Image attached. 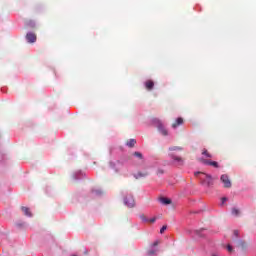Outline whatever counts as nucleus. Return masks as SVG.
I'll return each mask as SVG.
<instances>
[{
    "instance_id": "nucleus-1",
    "label": "nucleus",
    "mask_w": 256,
    "mask_h": 256,
    "mask_svg": "<svg viewBox=\"0 0 256 256\" xmlns=\"http://www.w3.org/2000/svg\"><path fill=\"white\" fill-rule=\"evenodd\" d=\"M169 155L170 157L174 160V161H177L178 163H183V158L175 155V152L174 151H183V148L182 147H179V146H173V147H170L169 148Z\"/></svg>"
},
{
    "instance_id": "nucleus-2",
    "label": "nucleus",
    "mask_w": 256,
    "mask_h": 256,
    "mask_svg": "<svg viewBox=\"0 0 256 256\" xmlns=\"http://www.w3.org/2000/svg\"><path fill=\"white\" fill-rule=\"evenodd\" d=\"M220 181H222L225 189H231V180L229 179V176L227 174H223L220 177Z\"/></svg>"
},
{
    "instance_id": "nucleus-3",
    "label": "nucleus",
    "mask_w": 256,
    "mask_h": 256,
    "mask_svg": "<svg viewBox=\"0 0 256 256\" xmlns=\"http://www.w3.org/2000/svg\"><path fill=\"white\" fill-rule=\"evenodd\" d=\"M124 205H127L130 209L135 207V199L131 195H127L124 198Z\"/></svg>"
},
{
    "instance_id": "nucleus-4",
    "label": "nucleus",
    "mask_w": 256,
    "mask_h": 256,
    "mask_svg": "<svg viewBox=\"0 0 256 256\" xmlns=\"http://www.w3.org/2000/svg\"><path fill=\"white\" fill-rule=\"evenodd\" d=\"M200 163H203L204 165H210L212 167H215L216 169L219 167V163L211 160H206L203 158L200 159Z\"/></svg>"
},
{
    "instance_id": "nucleus-5",
    "label": "nucleus",
    "mask_w": 256,
    "mask_h": 256,
    "mask_svg": "<svg viewBox=\"0 0 256 256\" xmlns=\"http://www.w3.org/2000/svg\"><path fill=\"white\" fill-rule=\"evenodd\" d=\"M26 39L28 43H35V41H37V34L33 32L27 33Z\"/></svg>"
},
{
    "instance_id": "nucleus-6",
    "label": "nucleus",
    "mask_w": 256,
    "mask_h": 256,
    "mask_svg": "<svg viewBox=\"0 0 256 256\" xmlns=\"http://www.w3.org/2000/svg\"><path fill=\"white\" fill-rule=\"evenodd\" d=\"M21 211L24 213L26 217H33V214L31 213L29 207L22 206Z\"/></svg>"
},
{
    "instance_id": "nucleus-7",
    "label": "nucleus",
    "mask_w": 256,
    "mask_h": 256,
    "mask_svg": "<svg viewBox=\"0 0 256 256\" xmlns=\"http://www.w3.org/2000/svg\"><path fill=\"white\" fill-rule=\"evenodd\" d=\"M145 87L147 91H152L153 87H155V82H153L152 80H148L145 82Z\"/></svg>"
},
{
    "instance_id": "nucleus-8",
    "label": "nucleus",
    "mask_w": 256,
    "mask_h": 256,
    "mask_svg": "<svg viewBox=\"0 0 256 256\" xmlns=\"http://www.w3.org/2000/svg\"><path fill=\"white\" fill-rule=\"evenodd\" d=\"M204 177H206L204 182H202L204 185H207V187H210V185H213V178L211 177V175L204 176Z\"/></svg>"
},
{
    "instance_id": "nucleus-9",
    "label": "nucleus",
    "mask_w": 256,
    "mask_h": 256,
    "mask_svg": "<svg viewBox=\"0 0 256 256\" xmlns=\"http://www.w3.org/2000/svg\"><path fill=\"white\" fill-rule=\"evenodd\" d=\"M149 175V172L145 171V172H137L136 174H134L135 179H141L143 177H147Z\"/></svg>"
},
{
    "instance_id": "nucleus-10",
    "label": "nucleus",
    "mask_w": 256,
    "mask_h": 256,
    "mask_svg": "<svg viewBox=\"0 0 256 256\" xmlns=\"http://www.w3.org/2000/svg\"><path fill=\"white\" fill-rule=\"evenodd\" d=\"M183 124V118H177L176 121L172 124L173 129H177L180 125Z\"/></svg>"
},
{
    "instance_id": "nucleus-11",
    "label": "nucleus",
    "mask_w": 256,
    "mask_h": 256,
    "mask_svg": "<svg viewBox=\"0 0 256 256\" xmlns=\"http://www.w3.org/2000/svg\"><path fill=\"white\" fill-rule=\"evenodd\" d=\"M195 175H200V181H202V183L205 182V180L207 179V177H209L208 174L202 173V172H196Z\"/></svg>"
},
{
    "instance_id": "nucleus-12",
    "label": "nucleus",
    "mask_w": 256,
    "mask_h": 256,
    "mask_svg": "<svg viewBox=\"0 0 256 256\" xmlns=\"http://www.w3.org/2000/svg\"><path fill=\"white\" fill-rule=\"evenodd\" d=\"M136 143H137V140H135V139H130V140L127 141L126 145H127L128 147H135Z\"/></svg>"
},
{
    "instance_id": "nucleus-13",
    "label": "nucleus",
    "mask_w": 256,
    "mask_h": 256,
    "mask_svg": "<svg viewBox=\"0 0 256 256\" xmlns=\"http://www.w3.org/2000/svg\"><path fill=\"white\" fill-rule=\"evenodd\" d=\"M202 155H205L207 159H211L213 157V154L209 153L207 149L202 150Z\"/></svg>"
},
{
    "instance_id": "nucleus-14",
    "label": "nucleus",
    "mask_w": 256,
    "mask_h": 256,
    "mask_svg": "<svg viewBox=\"0 0 256 256\" xmlns=\"http://www.w3.org/2000/svg\"><path fill=\"white\" fill-rule=\"evenodd\" d=\"M160 202L163 205H171V199H168V198H160Z\"/></svg>"
},
{
    "instance_id": "nucleus-15",
    "label": "nucleus",
    "mask_w": 256,
    "mask_h": 256,
    "mask_svg": "<svg viewBox=\"0 0 256 256\" xmlns=\"http://www.w3.org/2000/svg\"><path fill=\"white\" fill-rule=\"evenodd\" d=\"M134 157H137L140 160H143V154L141 152H134L133 153Z\"/></svg>"
},
{
    "instance_id": "nucleus-16",
    "label": "nucleus",
    "mask_w": 256,
    "mask_h": 256,
    "mask_svg": "<svg viewBox=\"0 0 256 256\" xmlns=\"http://www.w3.org/2000/svg\"><path fill=\"white\" fill-rule=\"evenodd\" d=\"M158 129H159V131L162 133V135H167V130H166L165 128H163L162 125H160V126L158 127Z\"/></svg>"
},
{
    "instance_id": "nucleus-17",
    "label": "nucleus",
    "mask_w": 256,
    "mask_h": 256,
    "mask_svg": "<svg viewBox=\"0 0 256 256\" xmlns=\"http://www.w3.org/2000/svg\"><path fill=\"white\" fill-rule=\"evenodd\" d=\"M112 169L115 170V173H119V168L117 167V165H115V163H110Z\"/></svg>"
},
{
    "instance_id": "nucleus-18",
    "label": "nucleus",
    "mask_w": 256,
    "mask_h": 256,
    "mask_svg": "<svg viewBox=\"0 0 256 256\" xmlns=\"http://www.w3.org/2000/svg\"><path fill=\"white\" fill-rule=\"evenodd\" d=\"M232 215H235L237 217V215H239V209L232 208Z\"/></svg>"
},
{
    "instance_id": "nucleus-19",
    "label": "nucleus",
    "mask_w": 256,
    "mask_h": 256,
    "mask_svg": "<svg viewBox=\"0 0 256 256\" xmlns=\"http://www.w3.org/2000/svg\"><path fill=\"white\" fill-rule=\"evenodd\" d=\"M148 255L151 256V255H157V250H149L148 251Z\"/></svg>"
},
{
    "instance_id": "nucleus-20",
    "label": "nucleus",
    "mask_w": 256,
    "mask_h": 256,
    "mask_svg": "<svg viewBox=\"0 0 256 256\" xmlns=\"http://www.w3.org/2000/svg\"><path fill=\"white\" fill-rule=\"evenodd\" d=\"M165 231H167V226H162V228L160 229V233L163 234L165 233Z\"/></svg>"
},
{
    "instance_id": "nucleus-21",
    "label": "nucleus",
    "mask_w": 256,
    "mask_h": 256,
    "mask_svg": "<svg viewBox=\"0 0 256 256\" xmlns=\"http://www.w3.org/2000/svg\"><path fill=\"white\" fill-rule=\"evenodd\" d=\"M155 221H157V218H152V219H148V223H155Z\"/></svg>"
},
{
    "instance_id": "nucleus-22",
    "label": "nucleus",
    "mask_w": 256,
    "mask_h": 256,
    "mask_svg": "<svg viewBox=\"0 0 256 256\" xmlns=\"http://www.w3.org/2000/svg\"><path fill=\"white\" fill-rule=\"evenodd\" d=\"M227 250L229 251V253H233V247H231V245L227 246Z\"/></svg>"
},
{
    "instance_id": "nucleus-23",
    "label": "nucleus",
    "mask_w": 256,
    "mask_h": 256,
    "mask_svg": "<svg viewBox=\"0 0 256 256\" xmlns=\"http://www.w3.org/2000/svg\"><path fill=\"white\" fill-rule=\"evenodd\" d=\"M141 219H142V221H146V222L149 221V219H147V217H145V215H142V216H141Z\"/></svg>"
},
{
    "instance_id": "nucleus-24",
    "label": "nucleus",
    "mask_w": 256,
    "mask_h": 256,
    "mask_svg": "<svg viewBox=\"0 0 256 256\" xmlns=\"http://www.w3.org/2000/svg\"><path fill=\"white\" fill-rule=\"evenodd\" d=\"M203 230H196V235H198V237H202L201 236V232H202Z\"/></svg>"
},
{
    "instance_id": "nucleus-25",
    "label": "nucleus",
    "mask_w": 256,
    "mask_h": 256,
    "mask_svg": "<svg viewBox=\"0 0 256 256\" xmlns=\"http://www.w3.org/2000/svg\"><path fill=\"white\" fill-rule=\"evenodd\" d=\"M157 245H159V240H156V241L152 244V247H157Z\"/></svg>"
},
{
    "instance_id": "nucleus-26",
    "label": "nucleus",
    "mask_w": 256,
    "mask_h": 256,
    "mask_svg": "<svg viewBox=\"0 0 256 256\" xmlns=\"http://www.w3.org/2000/svg\"><path fill=\"white\" fill-rule=\"evenodd\" d=\"M158 175H163L164 171L163 170H158Z\"/></svg>"
},
{
    "instance_id": "nucleus-27",
    "label": "nucleus",
    "mask_w": 256,
    "mask_h": 256,
    "mask_svg": "<svg viewBox=\"0 0 256 256\" xmlns=\"http://www.w3.org/2000/svg\"><path fill=\"white\" fill-rule=\"evenodd\" d=\"M234 235L237 237V235H239V231L235 230Z\"/></svg>"
},
{
    "instance_id": "nucleus-28",
    "label": "nucleus",
    "mask_w": 256,
    "mask_h": 256,
    "mask_svg": "<svg viewBox=\"0 0 256 256\" xmlns=\"http://www.w3.org/2000/svg\"><path fill=\"white\" fill-rule=\"evenodd\" d=\"M225 201H227V198L226 197L222 198V203H225Z\"/></svg>"
}]
</instances>
